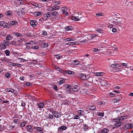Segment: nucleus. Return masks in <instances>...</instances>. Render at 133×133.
<instances>
[{
    "instance_id": "f257e3e1",
    "label": "nucleus",
    "mask_w": 133,
    "mask_h": 133,
    "mask_svg": "<svg viewBox=\"0 0 133 133\" xmlns=\"http://www.w3.org/2000/svg\"><path fill=\"white\" fill-rule=\"evenodd\" d=\"M128 118V116H122L118 117V118L117 119H113V120L114 122H116L118 121L120 122L123 120Z\"/></svg>"
},
{
    "instance_id": "f03ea898",
    "label": "nucleus",
    "mask_w": 133,
    "mask_h": 133,
    "mask_svg": "<svg viewBox=\"0 0 133 133\" xmlns=\"http://www.w3.org/2000/svg\"><path fill=\"white\" fill-rule=\"evenodd\" d=\"M82 16L81 14L80 13L77 16H72L71 18V19L72 20L74 21H78L82 18Z\"/></svg>"
},
{
    "instance_id": "7ed1b4c3",
    "label": "nucleus",
    "mask_w": 133,
    "mask_h": 133,
    "mask_svg": "<svg viewBox=\"0 0 133 133\" xmlns=\"http://www.w3.org/2000/svg\"><path fill=\"white\" fill-rule=\"evenodd\" d=\"M78 77L81 79L83 80H86L87 79L86 75L83 73H81L79 74L78 75Z\"/></svg>"
},
{
    "instance_id": "20e7f679",
    "label": "nucleus",
    "mask_w": 133,
    "mask_h": 133,
    "mask_svg": "<svg viewBox=\"0 0 133 133\" xmlns=\"http://www.w3.org/2000/svg\"><path fill=\"white\" fill-rule=\"evenodd\" d=\"M26 128L28 131L31 133L32 132L34 129L32 125H27L26 127Z\"/></svg>"
},
{
    "instance_id": "39448f33",
    "label": "nucleus",
    "mask_w": 133,
    "mask_h": 133,
    "mask_svg": "<svg viewBox=\"0 0 133 133\" xmlns=\"http://www.w3.org/2000/svg\"><path fill=\"white\" fill-rule=\"evenodd\" d=\"M53 115L56 118H58L61 116V114L57 112L54 111L52 112Z\"/></svg>"
},
{
    "instance_id": "423d86ee",
    "label": "nucleus",
    "mask_w": 133,
    "mask_h": 133,
    "mask_svg": "<svg viewBox=\"0 0 133 133\" xmlns=\"http://www.w3.org/2000/svg\"><path fill=\"white\" fill-rule=\"evenodd\" d=\"M52 15L53 16L51 17L50 18L52 19V21L56 19L55 17L54 16H56L58 15V13L56 11H55L52 13Z\"/></svg>"
},
{
    "instance_id": "0eeeda50",
    "label": "nucleus",
    "mask_w": 133,
    "mask_h": 133,
    "mask_svg": "<svg viewBox=\"0 0 133 133\" xmlns=\"http://www.w3.org/2000/svg\"><path fill=\"white\" fill-rule=\"evenodd\" d=\"M120 18H119L118 19H119ZM114 21H113V23L115 24L116 25H119L120 22H121V20L118 19H114Z\"/></svg>"
},
{
    "instance_id": "6e6552de",
    "label": "nucleus",
    "mask_w": 133,
    "mask_h": 133,
    "mask_svg": "<svg viewBox=\"0 0 133 133\" xmlns=\"http://www.w3.org/2000/svg\"><path fill=\"white\" fill-rule=\"evenodd\" d=\"M67 129V127L64 126H61L58 128V130L60 131H62L63 130H65Z\"/></svg>"
},
{
    "instance_id": "1a4fd4ad",
    "label": "nucleus",
    "mask_w": 133,
    "mask_h": 133,
    "mask_svg": "<svg viewBox=\"0 0 133 133\" xmlns=\"http://www.w3.org/2000/svg\"><path fill=\"white\" fill-rule=\"evenodd\" d=\"M18 23V22L17 21H10L9 22V25L11 26H13L16 25Z\"/></svg>"
},
{
    "instance_id": "9d476101",
    "label": "nucleus",
    "mask_w": 133,
    "mask_h": 133,
    "mask_svg": "<svg viewBox=\"0 0 133 133\" xmlns=\"http://www.w3.org/2000/svg\"><path fill=\"white\" fill-rule=\"evenodd\" d=\"M42 14V12H35L33 13V15L35 16H38L41 15Z\"/></svg>"
},
{
    "instance_id": "9b49d317",
    "label": "nucleus",
    "mask_w": 133,
    "mask_h": 133,
    "mask_svg": "<svg viewBox=\"0 0 133 133\" xmlns=\"http://www.w3.org/2000/svg\"><path fill=\"white\" fill-rule=\"evenodd\" d=\"M34 128L36 130V131H39V132L43 131V129L41 127H34Z\"/></svg>"
},
{
    "instance_id": "f8f14e48",
    "label": "nucleus",
    "mask_w": 133,
    "mask_h": 133,
    "mask_svg": "<svg viewBox=\"0 0 133 133\" xmlns=\"http://www.w3.org/2000/svg\"><path fill=\"white\" fill-rule=\"evenodd\" d=\"M37 105L38 106V108L40 109L44 108V103L43 102H41L37 104Z\"/></svg>"
},
{
    "instance_id": "ddd939ff",
    "label": "nucleus",
    "mask_w": 133,
    "mask_h": 133,
    "mask_svg": "<svg viewBox=\"0 0 133 133\" xmlns=\"http://www.w3.org/2000/svg\"><path fill=\"white\" fill-rule=\"evenodd\" d=\"M110 67L114 68H118V67H121V65L118 64H112L110 65Z\"/></svg>"
},
{
    "instance_id": "4468645a",
    "label": "nucleus",
    "mask_w": 133,
    "mask_h": 133,
    "mask_svg": "<svg viewBox=\"0 0 133 133\" xmlns=\"http://www.w3.org/2000/svg\"><path fill=\"white\" fill-rule=\"evenodd\" d=\"M66 9H67L66 7H64L62 8V12L65 15H67L68 14V12L66 11Z\"/></svg>"
},
{
    "instance_id": "2eb2a0df",
    "label": "nucleus",
    "mask_w": 133,
    "mask_h": 133,
    "mask_svg": "<svg viewBox=\"0 0 133 133\" xmlns=\"http://www.w3.org/2000/svg\"><path fill=\"white\" fill-rule=\"evenodd\" d=\"M36 23L37 22L34 20H32L30 22V25L33 27L35 26L36 25Z\"/></svg>"
},
{
    "instance_id": "dca6fc26",
    "label": "nucleus",
    "mask_w": 133,
    "mask_h": 133,
    "mask_svg": "<svg viewBox=\"0 0 133 133\" xmlns=\"http://www.w3.org/2000/svg\"><path fill=\"white\" fill-rule=\"evenodd\" d=\"M59 6H54L51 7L50 10L52 11H54L59 9Z\"/></svg>"
},
{
    "instance_id": "f3484780",
    "label": "nucleus",
    "mask_w": 133,
    "mask_h": 133,
    "mask_svg": "<svg viewBox=\"0 0 133 133\" xmlns=\"http://www.w3.org/2000/svg\"><path fill=\"white\" fill-rule=\"evenodd\" d=\"M72 89L73 91H77L79 89V86L77 85H75Z\"/></svg>"
},
{
    "instance_id": "a211bd4d",
    "label": "nucleus",
    "mask_w": 133,
    "mask_h": 133,
    "mask_svg": "<svg viewBox=\"0 0 133 133\" xmlns=\"http://www.w3.org/2000/svg\"><path fill=\"white\" fill-rule=\"evenodd\" d=\"M90 42V40L89 39H84L81 40L80 42L81 43H83L84 44L88 43H89Z\"/></svg>"
},
{
    "instance_id": "6ab92c4d",
    "label": "nucleus",
    "mask_w": 133,
    "mask_h": 133,
    "mask_svg": "<svg viewBox=\"0 0 133 133\" xmlns=\"http://www.w3.org/2000/svg\"><path fill=\"white\" fill-rule=\"evenodd\" d=\"M125 127L127 129L131 128L133 127L131 123L126 124Z\"/></svg>"
},
{
    "instance_id": "aec40b11",
    "label": "nucleus",
    "mask_w": 133,
    "mask_h": 133,
    "mask_svg": "<svg viewBox=\"0 0 133 133\" xmlns=\"http://www.w3.org/2000/svg\"><path fill=\"white\" fill-rule=\"evenodd\" d=\"M65 41L69 42L70 41H75L76 40V39L72 38H67L64 39Z\"/></svg>"
},
{
    "instance_id": "412c9836",
    "label": "nucleus",
    "mask_w": 133,
    "mask_h": 133,
    "mask_svg": "<svg viewBox=\"0 0 133 133\" xmlns=\"http://www.w3.org/2000/svg\"><path fill=\"white\" fill-rule=\"evenodd\" d=\"M73 29V27L71 26H67L65 27V30L68 31L72 30Z\"/></svg>"
},
{
    "instance_id": "4be33fe9",
    "label": "nucleus",
    "mask_w": 133,
    "mask_h": 133,
    "mask_svg": "<svg viewBox=\"0 0 133 133\" xmlns=\"http://www.w3.org/2000/svg\"><path fill=\"white\" fill-rule=\"evenodd\" d=\"M6 48L5 45L3 43H0V49H4Z\"/></svg>"
},
{
    "instance_id": "5701e85b",
    "label": "nucleus",
    "mask_w": 133,
    "mask_h": 133,
    "mask_svg": "<svg viewBox=\"0 0 133 133\" xmlns=\"http://www.w3.org/2000/svg\"><path fill=\"white\" fill-rule=\"evenodd\" d=\"M3 43L5 45L6 47L7 46H8L9 45V41L6 39L4 40L3 41Z\"/></svg>"
},
{
    "instance_id": "b1692460",
    "label": "nucleus",
    "mask_w": 133,
    "mask_h": 133,
    "mask_svg": "<svg viewBox=\"0 0 133 133\" xmlns=\"http://www.w3.org/2000/svg\"><path fill=\"white\" fill-rule=\"evenodd\" d=\"M109 130L107 129L104 128L102 129L101 131V133H107L109 131Z\"/></svg>"
},
{
    "instance_id": "393cba45",
    "label": "nucleus",
    "mask_w": 133,
    "mask_h": 133,
    "mask_svg": "<svg viewBox=\"0 0 133 133\" xmlns=\"http://www.w3.org/2000/svg\"><path fill=\"white\" fill-rule=\"evenodd\" d=\"M78 115L80 117L81 116H83L84 113V112L83 111L81 110H79L77 112Z\"/></svg>"
},
{
    "instance_id": "a878e982",
    "label": "nucleus",
    "mask_w": 133,
    "mask_h": 133,
    "mask_svg": "<svg viewBox=\"0 0 133 133\" xmlns=\"http://www.w3.org/2000/svg\"><path fill=\"white\" fill-rule=\"evenodd\" d=\"M12 38L13 37L11 35H9L6 36V39L9 41V40H11Z\"/></svg>"
},
{
    "instance_id": "bb28decb",
    "label": "nucleus",
    "mask_w": 133,
    "mask_h": 133,
    "mask_svg": "<svg viewBox=\"0 0 133 133\" xmlns=\"http://www.w3.org/2000/svg\"><path fill=\"white\" fill-rule=\"evenodd\" d=\"M64 72L69 74L73 75L74 74V72L70 70H65Z\"/></svg>"
},
{
    "instance_id": "cd10ccee",
    "label": "nucleus",
    "mask_w": 133,
    "mask_h": 133,
    "mask_svg": "<svg viewBox=\"0 0 133 133\" xmlns=\"http://www.w3.org/2000/svg\"><path fill=\"white\" fill-rule=\"evenodd\" d=\"M5 13L7 15L11 16L12 15V12L11 11H6Z\"/></svg>"
},
{
    "instance_id": "c85d7f7f",
    "label": "nucleus",
    "mask_w": 133,
    "mask_h": 133,
    "mask_svg": "<svg viewBox=\"0 0 133 133\" xmlns=\"http://www.w3.org/2000/svg\"><path fill=\"white\" fill-rule=\"evenodd\" d=\"M96 75L97 76H104L105 74L103 72H98L96 73Z\"/></svg>"
},
{
    "instance_id": "c756f323",
    "label": "nucleus",
    "mask_w": 133,
    "mask_h": 133,
    "mask_svg": "<svg viewBox=\"0 0 133 133\" xmlns=\"http://www.w3.org/2000/svg\"><path fill=\"white\" fill-rule=\"evenodd\" d=\"M121 125L122 122H116L115 124V126L117 127H118L120 126H121Z\"/></svg>"
},
{
    "instance_id": "7c9ffc66",
    "label": "nucleus",
    "mask_w": 133,
    "mask_h": 133,
    "mask_svg": "<svg viewBox=\"0 0 133 133\" xmlns=\"http://www.w3.org/2000/svg\"><path fill=\"white\" fill-rule=\"evenodd\" d=\"M89 108L91 110H95L96 108V107L94 105H91L89 106Z\"/></svg>"
},
{
    "instance_id": "2f4dec72",
    "label": "nucleus",
    "mask_w": 133,
    "mask_h": 133,
    "mask_svg": "<svg viewBox=\"0 0 133 133\" xmlns=\"http://www.w3.org/2000/svg\"><path fill=\"white\" fill-rule=\"evenodd\" d=\"M14 35L18 37H22L23 36V35L22 34L18 33L15 32L14 33Z\"/></svg>"
},
{
    "instance_id": "473e14b6",
    "label": "nucleus",
    "mask_w": 133,
    "mask_h": 133,
    "mask_svg": "<svg viewBox=\"0 0 133 133\" xmlns=\"http://www.w3.org/2000/svg\"><path fill=\"white\" fill-rule=\"evenodd\" d=\"M96 31H97V32L101 34L103 32V30L99 28H97L96 30Z\"/></svg>"
},
{
    "instance_id": "72a5a7b5",
    "label": "nucleus",
    "mask_w": 133,
    "mask_h": 133,
    "mask_svg": "<svg viewBox=\"0 0 133 133\" xmlns=\"http://www.w3.org/2000/svg\"><path fill=\"white\" fill-rule=\"evenodd\" d=\"M2 61L3 62H8L9 60L7 58H3L2 59Z\"/></svg>"
},
{
    "instance_id": "f704fd0d",
    "label": "nucleus",
    "mask_w": 133,
    "mask_h": 133,
    "mask_svg": "<svg viewBox=\"0 0 133 133\" xmlns=\"http://www.w3.org/2000/svg\"><path fill=\"white\" fill-rule=\"evenodd\" d=\"M97 115L99 116L103 117L104 116V113H101L99 112H97Z\"/></svg>"
},
{
    "instance_id": "c9c22d12",
    "label": "nucleus",
    "mask_w": 133,
    "mask_h": 133,
    "mask_svg": "<svg viewBox=\"0 0 133 133\" xmlns=\"http://www.w3.org/2000/svg\"><path fill=\"white\" fill-rule=\"evenodd\" d=\"M76 44L75 42H68L66 44V45H75Z\"/></svg>"
},
{
    "instance_id": "e433bc0d",
    "label": "nucleus",
    "mask_w": 133,
    "mask_h": 133,
    "mask_svg": "<svg viewBox=\"0 0 133 133\" xmlns=\"http://www.w3.org/2000/svg\"><path fill=\"white\" fill-rule=\"evenodd\" d=\"M80 117V116L78 115H76L73 116L74 119H78Z\"/></svg>"
},
{
    "instance_id": "4c0bfd02",
    "label": "nucleus",
    "mask_w": 133,
    "mask_h": 133,
    "mask_svg": "<svg viewBox=\"0 0 133 133\" xmlns=\"http://www.w3.org/2000/svg\"><path fill=\"white\" fill-rule=\"evenodd\" d=\"M83 128V130L85 131H87L88 130V127L86 125H84Z\"/></svg>"
},
{
    "instance_id": "58836bf2",
    "label": "nucleus",
    "mask_w": 133,
    "mask_h": 133,
    "mask_svg": "<svg viewBox=\"0 0 133 133\" xmlns=\"http://www.w3.org/2000/svg\"><path fill=\"white\" fill-rule=\"evenodd\" d=\"M26 37H31L32 36V35L31 34L30 32H28L25 34L24 35Z\"/></svg>"
},
{
    "instance_id": "ea45409f",
    "label": "nucleus",
    "mask_w": 133,
    "mask_h": 133,
    "mask_svg": "<svg viewBox=\"0 0 133 133\" xmlns=\"http://www.w3.org/2000/svg\"><path fill=\"white\" fill-rule=\"evenodd\" d=\"M26 123V122H23L21 123L20 126L21 127H24L25 126V125Z\"/></svg>"
},
{
    "instance_id": "a19ab883",
    "label": "nucleus",
    "mask_w": 133,
    "mask_h": 133,
    "mask_svg": "<svg viewBox=\"0 0 133 133\" xmlns=\"http://www.w3.org/2000/svg\"><path fill=\"white\" fill-rule=\"evenodd\" d=\"M96 103L98 105H100L103 104L102 102L99 101L96 102Z\"/></svg>"
},
{
    "instance_id": "79ce46f5",
    "label": "nucleus",
    "mask_w": 133,
    "mask_h": 133,
    "mask_svg": "<svg viewBox=\"0 0 133 133\" xmlns=\"http://www.w3.org/2000/svg\"><path fill=\"white\" fill-rule=\"evenodd\" d=\"M100 50V49L95 48L94 49L93 51L95 52H99Z\"/></svg>"
},
{
    "instance_id": "37998d69",
    "label": "nucleus",
    "mask_w": 133,
    "mask_h": 133,
    "mask_svg": "<svg viewBox=\"0 0 133 133\" xmlns=\"http://www.w3.org/2000/svg\"><path fill=\"white\" fill-rule=\"evenodd\" d=\"M43 17L44 18V21H46L47 20H48V18L47 17V16H46V15L45 14H44L43 15Z\"/></svg>"
},
{
    "instance_id": "c03bdc74",
    "label": "nucleus",
    "mask_w": 133,
    "mask_h": 133,
    "mask_svg": "<svg viewBox=\"0 0 133 133\" xmlns=\"http://www.w3.org/2000/svg\"><path fill=\"white\" fill-rule=\"evenodd\" d=\"M5 53L7 56H9V55L10 52L9 50H6L5 51Z\"/></svg>"
},
{
    "instance_id": "a18cd8bd",
    "label": "nucleus",
    "mask_w": 133,
    "mask_h": 133,
    "mask_svg": "<svg viewBox=\"0 0 133 133\" xmlns=\"http://www.w3.org/2000/svg\"><path fill=\"white\" fill-rule=\"evenodd\" d=\"M106 2V0H100L98 2L99 3L102 4H104Z\"/></svg>"
},
{
    "instance_id": "49530a36",
    "label": "nucleus",
    "mask_w": 133,
    "mask_h": 133,
    "mask_svg": "<svg viewBox=\"0 0 133 133\" xmlns=\"http://www.w3.org/2000/svg\"><path fill=\"white\" fill-rule=\"evenodd\" d=\"M74 62L75 65L79 64L80 63V62L78 60H74Z\"/></svg>"
},
{
    "instance_id": "de8ad7c7",
    "label": "nucleus",
    "mask_w": 133,
    "mask_h": 133,
    "mask_svg": "<svg viewBox=\"0 0 133 133\" xmlns=\"http://www.w3.org/2000/svg\"><path fill=\"white\" fill-rule=\"evenodd\" d=\"M46 15V16H47V17L48 18V19H49V18L50 17H51V14L49 12H47L45 13Z\"/></svg>"
},
{
    "instance_id": "09e8293b",
    "label": "nucleus",
    "mask_w": 133,
    "mask_h": 133,
    "mask_svg": "<svg viewBox=\"0 0 133 133\" xmlns=\"http://www.w3.org/2000/svg\"><path fill=\"white\" fill-rule=\"evenodd\" d=\"M53 3L55 4V5H57L60 4L61 3L59 1H54L53 2Z\"/></svg>"
},
{
    "instance_id": "8fccbe9b",
    "label": "nucleus",
    "mask_w": 133,
    "mask_h": 133,
    "mask_svg": "<svg viewBox=\"0 0 133 133\" xmlns=\"http://www.w3.org/2000/svg\"><path fill=\"white\" fill-rule=\"evenodd\" d=\"M53 117V116L50 114H49L48 117V118L50 119H52Z\"/></svg>"
},
{
    "instance_id": "3c124183",
    "label": "nucleus",
    "mask_w": 133,
    "mask_h": 133,
    "mask_svg": "<svg viewBox=\"0 0 133 133\" xmlns=\"http://www.w3.org/2000/svg\"><path fill=\"white\" fill-rule=\"evenodd\" d=\"M11 89H12L11 88H8L5 89V90L6 92H10Z\"/></svg>"
},
{
    "instance_id": "603ef678",
    "label": "nucleus",
    "mask_w": 133,
    "mask_h": 133,
    "mask_svg": "<svg viewBox=\"0 0 133 133\" xmlns=\"http://www.w3.org/2000/svg\"><path fill=\"white\" fill-rule=\"evenodd\" d=\"M10 74L9 73H7L5 74V76L7 78H10Z\"/></svg>"
},
{
    "instance_id": "864d4df0",
    "label": "nucleus",
    "mask_w": 133,
    "mask_h": 133,
    "mask_svg": "<svg viewBox=\"0 0 133 133\" xmlns=\"http://www.w3.org/2000/svg\"><path fill=\"white\" fill-rule=\"evenodd\" d=\"M7 24L6 23H5L4 22V24L3 23L2 26L4 27H6L8 28V26L7 25Z\"/></svg>"
},
{
    "instance_id": "5fc2aeb1",
    "label": "nucleus",
    "mask_w": 133,
    "mask_h": 133,
    "mask_svg": "<svg viewBox=\"0 0 133 133\" xmlns=\"http://www.w3.org/2000/svg\"><path fill=\"white\" fill-rule=\"evenodd\" d=\"M55 56L58 59H59L61 58V57L59 56V55H55Z\"/></svg>"
},
{
    "instance_id": "6e6d98bb",
    "label": "nucleus",
    "mask_w": 133,
    "mask_h": 133,
    "mask_svg": "<svg viewBox=\"0 0 133 133\" xmlns=\"http://www.w3.org/2000/svg\"><path fill=\"white\" fill-rule=\"evenodd\" d=\"M97 36V35L96 34H92L91 35V37L92 39H93L94 37H95Z\"/></svg>"
},
{
    "instance_id": "4d7b16f0",
    "label": "nucleus",
    "mask_w": 133,
    "mask_h": 133,
    "mask_svg": "<svg viewBox=\"0 0 133 133\" xmlns=\"http://www.w3.org/2000/svg\"><path fill=\"white\" fill-rule=\"evenodd\" d=\"M53 88L55 90H56V91L58 90L57 87L56 85H53Z\"/></svg>"
},
{
    "instance_id": "13d9d810",
    "label": "nucleus",
    "mask_w": 133,
    "mask_h": 133,
    "mask_svg": "<svg viewBox=\"0 0 133 133\" xmlns=\"http://www.w3.org/2000/svg\"><path fill=\"white\" fill-rule=\"evenodd\" d=\"M107 27L110 28H112L113 27V25L111 24H109L108 25Z\"/></svg>"
},
{
    "instance_id": "bf43d9fd",
    "label": "nucleus",
    "mask_w": 133,
    "mask_h": 133,
    "mask_svg": "<svg viewBox=\"0 0 133 133\" xmlns=\"http://www.w3.org/2000/svg\"><path fill=\"white\" fill-rule=\"evenodd\" d=\"M110 96L112 97H113L115 96V95L113 93L110 92L109 93Z\"/></svg>"
},
{
    "instance_id": "052dcab7",
    "label": "nucleus",
    "mask_w": 133,
    "mask_h": 133,
    "mask_svg": "<svg viewBox=\"0 0 133 133\" xmlns=\"http://www.w3.org/2000/svg\"><path fill=\"white\" fill-rule=\"evenodd\" d=\"M64 82V81L63 80H61L59 82V83L60 85L62 84Z\"/></svg>"
},
{
    "instance_id": "680f3d73",
    "label": "nucleus",
    "mask_w": 133,
    "mask_h": 133,
    "mask_svg": "<svg viewBox=\"0 0 133 133\" xmlns=\"http://www.w3.org/2000/svg\"><path fill=\"white\" fill-rule=\"evenodd\" d=\"M117 31V30L115 28H112V31L113 32H116Z\"/></svg>"
},
{
    "instance_id": "e2e57ef3",
    "label": "nucleus",
    "mask_w": 133,
    "mask_h": 133,
    "mask_svg": "<svg viewBox=\"0 0 133 133\" xmlns=\"http://www.w3.org/2000/svg\"><path fill=\"white\" fill-rule=\"evenodd\" d=\"M96 15L98 17L102 16V14L101 13H97L96 14Z\"/></svg>"
},
{
    "instance_id": "0e129e2a",
    "label": "nucleus",
    "mask_w": 133,
    "mask_h": 133,
    "mask_svg": "<svg viewBox=\"0 0 133 133\" xmlns=\"http://www.w3.org/2000/svg\"><path fill=\"white\" fill-rule=\"evenodd\" d=\"M122 65L123 66H125V67H126L127 66V64L125 63H122Z\"/></svg>"
},
{
    "instance_id": "69168bd1",
    "label": "nucleus",
    "mask_w": 133,
    "mask_h": 133,
    "mask_svg": "<svg viewBox=\"0 0 133 133\" xmlns=\"http://www.w3.org/2000/svg\"><path fill=\"white\" fill-rule=\"evenodd\" d=\"M32 49H37L39 48V47L38 46H35L34 47H32Z\"/></svg>"
},
{
    "instance_id": "338daca9",
    "label": "nucleus",
    "mask_w": 133,
    "mask_h": 133,
    "mask_svg": "<svg viewBox=\"0 0 133 133\" xmlns=\"http://www.w3.org/2000/svg\"><path fill=\"white\" fill-rule=\"evenodd\" d=\"M42 35H47V32L45 31H43L42 32Z\"/></svg>"
},
{
    "instance_id": "774afa93",
    "label": "nucleus",
    "mask_w": 133,
    "mask_h": 133,
    "mask_svg": "<svg viewBox=\"0 0 133 133\" xmlns=\"http://www.w3.org/2000/svg\"><path fill=\"white\" fill-rule=\"evenodd\" d=\"M48 44L47 43H44L43 46L44 47H47L48 46Z\"/></svg>"
}]
</instances>
